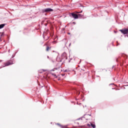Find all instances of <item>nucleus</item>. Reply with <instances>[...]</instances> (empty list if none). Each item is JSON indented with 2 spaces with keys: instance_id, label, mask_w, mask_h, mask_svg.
Returning <instances> with one entry per match:
<instances>
[{
  "instance_id": "1",
  "label": "nucleus",
  "mask_w": 128,
  "mask_h": 128,
  "mask_svg": "<svg viewBox=\"0 0 128 128\" xmlns=\"http://www.w3.org/2000/svg\"><path fill=\"white\" fill-rule=\"evenodd\" d=\"M54 12V9L48 8H44V9H41L40 10V13L42 14H44V13L48 14V12Z\"/></svg>"
},
{
  "instance_id": "2",
  "label": "nucleus",
  "mask_w": 128,
  "mask_h": 128,
  "mask_svg": "<svg viewBox=\"0 0 128 128\" xmlns=\"http://www.w3.org/2000/svg\"><path fill=\"white\" fill-rule=\"evenodd\" d=\"M16 54L12 55V58L10 59V60L7 62L6 63H4V66H3V67L8 66H12V64H14V58Z\"/></svg>"
},
{
  "instance_id": "3",
  "label": "nucleus",
  "mask_w": 128,
  "mask_h": 128,
  "mask_svg": "<svg viewBox=\"0 0 128 128\" xmlns=\"http://www.w3.org/2000/svg\"><path fill=\"white\" fill-rule=\"evenodd\" d=\"M116 62L120 64V66H124V64L126 62V61L124 59H122L120 56H119L116 58Z\"/></svg>"
},
{
  "instance_id": "4",
  "label": "nucleus",
  "mask_w": 128,
  "mask_h": 128,
  "mask_svg": "<svg viewBox=\"0 0 128 128\" xmlns=\"http://www.w3.org/2000/svg\"><path fill=\"white\" fill-rule=\"evenodd\" d=\"M69 16L72 18H74V20H78V16L74 12L69 13Z\"/></svg>"
},
{
  "instance_id": "5",
  "label": "nucleus",
  "mask_w": 128,
  "mask_h": 128,
  "mask_svg": "<svg viewBox=\"0 0 128 128\" xmlns=\"http://www.w3.org/2000/svg\"><path fill=\"white\" fill-rule=\"evenodd\" d=\"M120 32H122L123 34H128V28H124L120 30Z\"/></svg>"
},
{
  "instance_id": "6",
  "label": "nucleus",
  "mask_w": 128,
  "mask_h": 128,
  "mask_svg": "<svg viewBox=\"0 0 128 128\" xmlns=\"http://www.w3.org/2000/svg\"><path fill=\"white\" fill-rule=\"evenodd\" d=\"M62 60H64V58H66V60H68V54H66V52H64L61 56Z\"/></svg>"
},
{
  "instance_id": "7",
  "label": "nucleus",
  "mask_w": 128,
  "mask_h": 128,
  "mask_svg": "<svg viewBox=\"0 0 128 128\" xmlns=\"http://www.w3.org/2000/svg\"><path fill=\"white\" fill-rule=\"evenodd\" d=\"M121 56L124 58V60H128V55L124 54H122Z\"/></svg>"
},
{
  "instance_id": "8",
  "label": "nucleus",
  "mask_w": 128,
  "mask_h": 128,
  "mask_svg": "<svg viewBox=\"0 0 128 128\" xmlns=\"http://www.w3.org/2000/svg\"><path fill=\"white\" fill-rule=\"evenodd\" d=\"M6 24H0V30H2V28H4L6 26Z\"/></svg>"
},
{
  "instance_id": "9",
  "label": "nucleus",
  "mask_w": 128,
  "mask_h": 128,
  "mask_svg": "<svg viewBox=\"0 0 128 128\" xmlns=\"http://www.w3.org/2000/svg\"><path fill=\"white\" fill-rule=\"evenodd\" d=\"M90 126L92 128H96V123L94 122H93L92 123H90Z\"/></svg>"
},
{
  "instance_id": "10",
  "label": "nucleus",
  "mask_w": 128,
  "mask_h": 128,
  "mask_svg": "<svg viewBox=\"0 0 128 128\" xmlns=\"http://www.w3.org/2000/svg\"><path fill=\"white\" fill-rule=\"evenodd\" d=\"M62 68V65L60 66V67H58V68H53V69H52V70H51V72H54V70H58V68Z\"/></svg>"
},
{
  "instance_id": "11",
  "label": "nucleus",
  "mask_w": 128,
  "mask_h": 128,
  "mask_svg": "<svg viewBox=\"0 0 128 128\" xmlns=\"http://www.w3.org/2000/svg\"><path fill=\"white\" fill-rule=\"evenodd\" d=\"M56 124H57V126H60V128H64V126L62 125L60 123H57Z\"/></svg>"
},
{
  "instance_id": "12",
  "label": "nucleus",
  "mask_w": 128,
  "mask_h": 128,
  "mask_svg": "<svg viewBox=\"0 0 128 128\" xmlns=\"http://www.w3.org/2000/svg\"><path fill=\"white\" fill-rule=\"evenodd\" d=\"M92 116V113L90 114H84L82 118H84V116Z\"/></svg>"
},
{
  "instance_id": "13",
  "label": "nucleus",
  "mask_w": 128,
  "mask_h": 128,
  "mask_svg": "<svg viewBox=\"0 0 128 128\" xmlns=\"http://www.w3.org/2000/svg\"><path fill=\"white\" fill-rule=\"evenodd\" d=\"M50 48H51V47H50L49 46H47L46 48V52H48V50H50Z\"/></svg>"
},
{
  "instance_id": "14",
  "label": "nucleus",
  "mask_w": 128,
  "mask_h": 128,
  "mask_svg": "<svg viewBox=\"0 0 128 128\" xmlns=\"http://www.w3.org/2000/svg\"><path fill=\"white\" fill-rule=\"evenodd\" d=\"M76 96H78V95L80 94V92L79 91H76Z\"/></svg>"
},
{
  "instance_id": "15",
  "label": "nucleus",
  "mask_w": 128,
  "mask_h": 128,
  "mask_svg": "<svg viewBox=\"0 0 128 128\" xmlns=\"http://www.w3.org/2000/svg\"><path fill=\"white\" fill-rule=\"evenodd\" d=\"M78 18H82V16H84V15L82 14H78Z\"/></svg>"
},
{
  "instance_id": "16",
  "label": "nucleus",
  "mask_w": 128,
  "mask_h": 128,
  "mask_svg": "<svg viewBox=\"0 0 128 128\" xmlns=\"http://www.w3.org/2000/svg\"><path fill=\"white\" fill-rule=\"evenodd\" d=\"M4 33H2V34H0V42H2V36H4Z\"/></svg>"
},
{
  "instance_id": "17",
  "label": "nucleus",
  "mask_w": 128,
  "mask_h": 128,
  "mask_svg": "<svg viewBox=\"0 0 128 128\" xmlns=\"http://www.w3.org/2000/svg\"><path fill=\"white\" fill-rule=\"evenodd\" d=\"M64 72H68V69L64 70Z\"/></svg>"
},
{
  "instance_id": "18",
  "label": "nucleus",
  "mask_w": 128,
  "mask_h": 128,
  "mask_svg": "<svg viewBox=\"0 0 128 128\" xmlns=\"http://www.w3.org/2000/svg\"><path fill=\"white\" fill-rule=\"evenodd\" d=\"M80 6L81 8H85L86 6H84V5H82V4H80V6Z\"/></svg>"
},
{
  "instance_id": "19",
  "label": "nucleus",
  "mask_w": 128,
  "mask_h": 128,
  "mask_svg": "<svg viewBox=\"0 0 128 128\" xmlns=\"http://www.w3.org/2000/svg\"><path fill=\"white\" fill-rule=\"evenodd\" d=\"M61 76H66V73L62 74H61Z\"/></svg>"
},
{
  "instance_id": "20",
  "label": "nucleus",
  "mask_w": 128,
  "mask_h": 128,
  "mask_svg": "<svg viewBox=\"0 0 128 128\" xmlns=\"http://www.w3.org/2000/svg\"><path fill=\"white\" fill-rule=\"evenodd\" d=\"M124 38H128V34H124Z\"/></svg>"
},
{
  "instance_id": "21",
  "label": "nucleus",
  "mask_w": 128,
  "mask_h": 128,
  "mask_svg": "<svg viewBox=\"0 0 128 128\" xmlns=\"http://www.w3.org/2000/svg\"><path fill=\"white\" fill-rule=\"evenodd\" d=\"M90 124H87V126H88L89 128H90Z\"/></svg>"
},
{
  "instance_id": "22",
  "label": "nucleus",
  "mask_w": 128,
  "mask_h": 128,
  "mask_svg": "<svg viewBox=\"0 0 128 128\" xmlns=\"http://www.w3.org/2000/svg\"><path fill=\"white\" fill-rule=\"evenodd\" d=\"M82 118L81 117L80 118H78L77 120H82Z\"/></svg>"
},
{
  "instance_id": "23",
  "label": "nucleus",
  "mask_w": 128,
  "mask_h": 128,
  "mask_svg": "<svg viewBox=\"0 0 128 128\" xmlns=\"http://www.w3.org/2000/svg\"><path fill=\"white\" fill-rule=\"evenodd\" d=\"M64 128H70L68 126H64Z\"/></svg>"
},
{
  "instance_id": "24",
  "label": "nucleus",
  "mask_w": 128,
  "mask_h": 128,
  "mask_svg": "<svg viewBox=\"0 0 128 128\" xmlns=\"http://www.w3.org/2000/svg\"><path fill=\"white\" fill-rule=\"evenodd\" d=\"M80 128H82V126H84V128H86V126H79Z\"/></svg>"
},
{
  "instance_id": "25",
  "label": "nucleus",
  "mask_w": 128,
  "mask_h": 128,
  "mask_svg": "<svg viewBox=\"0 0 128 128\" xmlns=\"http://www.w3.org/2000/svg\"><path fill=\"white\" fill-rule=\"evenodd\" d=\"M42 70H43V72H46V71H48V70H44V69H42Z\"/></svg>"
},
{
  "instance_id": "26",
  "label": "nucleus",
  "mask_w": 128,
  "mask_h": 128,
  "mask_svg": "<svg viewBox=\"0 0 128 128\" xmlns=\"http://www.w3.org/2000/svg\"><path fill=\"white\" fill-rule=\"evenodd\" d=\"M113 84H114L112 83V84H109V86H112Z\"/></svg>"
},
{
  "instance_id": "27",
  "label": "nucleus",
  "mask_w": 128,
  "mask_h": 128,
  "mask_svg": "<svg viewBox=\"0 0 128 128\" xmlns=\"http://www.w3.org/2000/svg\"><path fill=\"white\" fill-rule=\"evenodd\" d=\"M44 16H48V13H44Z\"/></svg>"
},
{
  "instance_id": "28",
  "label": "nucleus",
  "mask_w": 128,
  "mask_h": 128,
  "mask_svg": "<svg viewBox=\"0 0 128 128\" xmlns=\"http://www.w3.org/2000/svg\"><path fill=\"white\" fill-rule=\"evenodd\" d=\"M54 78H58V76H56V74L54 75Z\"/></svg>"
},
{
  "instance_id": "29",
  "label": "nucleus",
  "mask_w": 128,
  "mask_h": 128,
  "mask_svg": "<svg viewBox=\"0 0 128 128\" xmlns=\"http://www.w3.org/2000/svg\"><path fill=\"white\" fill-rule=\"evenodd\" d=\"M112 46H114V42H112Z\"/></svg>"
},
{
  "instance_id": "30",
  "label": "nucleus",
  "mask_w": 128,
  "mask_h": 128,
  "mask_svg": "<svg viewBox=\"0 0 128 128\" xmlns=\"http://www.w3.org/2000/svg\"><path fill=\"white\" fill-rule=\"evenodd\" d=\"M82 10H81L80 12H78V14H82Z\"/></svg>"
},
{
  "instance_id": "31",
  "label": "nucleus",
  "mask_w": 128,
  "mask_h": 128,
  "mask_svg": "<svg viewBox=\"0 0 128 128\" xmlns=\"http://www.w3.org/2000/svg\"><path fill=\"white\" fill-rule=\"evenodd\" d=\"M4 66H0V68H4Z\"/></svg>"
},
{
  "instance_id": "32",
  "label": "nucleus",
  "mask_w": 128,
  "mask_h": 128,
  "mask_svg": "<svg viewBox=\"0 0 128 128\" xmlns=\"http://www.w3.org/2000/svg\"><path fill=\"white\" fill-rule=\"evenodd\" d=\"M72 24H76V22H72Z\"/></svg>"
},
{
  "instance_id": "33",
  "label": "nucleus",
  "mask_w": 128,
  "mask_h": 128,
  "mask_svg": "<svg viewBox=\"0 0 128 128\" xmlns=\"http://www.w3.org/2000/svg\"><path fill=\"white\" fill-rule=\"evenodd\" d=\"M116 66H112V70H114V68Z\"/></svg>"
},
{
  "instance_id": "34",
  "label": "nucleus",
  "mask_w": 128,
  "mask_h": 128,
  "mask_svg": "<svg viewBox=\"0 0 128 128\" xmlns=\"http://www.w3.org/2000/svg\"><path fill=\"white\" fill-rule=\"evenodd\" d=\"M72 104H76V103H74V101H72Z\"/></svg>"
},
{
  "instance_id": "35",
  "label": "nucleus",
  "mask_w": 128,
  "mask_h": 128,
  "mask_svg": "<svg viewBox=\"0 0 128 128\" xmlns=\"http://www.w3.org/2000/svg\"><path fill=\"white\" fill-rule=\"evenodd\" d=\"M114 34H116V33L118 32L114 30Z\"/></svg>"
},
{
  "instance_id": "36",
  "label": "nucleus",
  "mask_w": 128,
  "mask_h": 128,
  "mask_svg": "<svg viewBox=\"0 0 128 128\" xmlns=\"http://www.w3.org/2000/svg\"><path fill=\"white\" fill-rule=\"evenodd\" d=\"M82 62V60H80V62H79V64H80Z\"/></svg>"
},
{
  "instance_id": "37",
  "label": "nucleus",
  "mask_w": 128,
  "mask_h": 128,
  "mask_svg": "<svg viewBox=\"0 0 128 128\" xmlns=\"http://www.w3.org/2000/svg\"><path fill=\"white\" fill-rule=\"evenodd\" d=\"M58 62H62V60H60V61H58Z\"/></svg>"
},
{
  "instance_id": "38",
  "label": "nucleus",
  "mask_w": 128,
  "mask_h": 128,
  "mask_svg": "<svg viewBox=\"0 0 128 128\" xmlns=\"http://www.w3.org/2000/svg\"><path fill=\"white\" fill-rule=\"evenodd\" d=\"M18 51H17L16 52L15 54H15V56H16V54H18Z\"/></svg>"
},
{
  "instance_id": "39",
  "label": "nucleus",
  "mask_w": 128,
  "mask_h": 128,
  "mask_svg": "<svg viewBox=\"0 0 128 128\" xmlns=\"http://www.w3.org/2000/svg\"><path fill=\"white\" fill-rule=\"evenodd\" d=\"M42 88H44V84H43V86H41Z\"/></svg>"
},
{
  "instance_id": "40",
  "label": "nucleus",
  "mask_w": 128,
  "mask_h": 128,
  "mask_svg": "<svg viewBox=\"0 0 128 128\" xmlns=\"http://www.w3.org/2000/svg\"><path fill=\"white\" fill-rule=\"evenodd\" d=\"M28 30L26 28H24V30Z\"/></svg>"
},
{
  "instance_id": "41",
  "label": "nucleus",
  "mask_w": 128,
  "mask_h": 128,
  "mask_svg": "<svg viewBox=\"0 0 128 128\" xmlns=\"http://www.w3.org/2000/svg\"><path fill=\"white\" fill-rule=\"evenodd\" d=\"M71 44H72V43H70L68 46H71Z\"/></svg>"
},
{
  "instance_id": "42",
  "label": "nucleus",
  "mask_w": 128,
  "mask_h": 128,
  "mask_svg": "<svg viewBox=\"0 0 128 128\" xmlns=\"http://www.w3.org/2000/svg\"><path fill=\"white\" fill-rule=\"evenodd\" d=\"M71 62V60H68V62Z\"/></svg>"
},
{
  "instance_id": "43",
  "label": "nucleus",
  "mask_w": 128,
  "mask_h": 128,
  "mask_svg": "<svg viewBox=\"0 0 128 128\" xmlns=\"http://www.w3.org/2000/svg\"><path fill=\"white\" fill-rule=\"evenodd\" d=\"M113 80H116V78H114Z\"/></svg>"
},
{
  "instance_id": "44",
  "label": "nucleus",
  "mask_w": 128,
  "mask_h": 128,
  "mask_svg": "<svg viewBox=\"0 0 128 128\" xmlns=\"http://www.w3.org/2000/svg\"><path fill=\"white\" fill-rule=\"evenodd\" d=\"M64 62H66V60H64V61L62 63V64H64Z\"/></svg>"
},
{
  "instance_id": "45",
  "label": "nucleus",
  "mask_w": 128,
  "mask_h": 128,
  "mask_svg": "<svg viewBox=\"0 0 128 128\" xmlns=\"http://www.w3.org/2000/svg\"><path fill=\"white\" fill-rule=\"evenodd\" d=\"M112 90H116V88H112Z\"/></svg>"
},
{
  "instance_id": "46",
  "label": "nucleus",
  "mask_w": 128,
  "mask_h": 128,
  "mask_svg": "<svg viewBox=\"0 0 128 128\" xmlns=\"http://www.w3.org/2000/svg\"><path fill=\"white\" fill-rule=\"evenodd\" d=\"M43 38H44V35L43 34Z\"/></svg>"
},
{
  "instance_id": "47",
  "label": "nucleus",
  "mask_w": 128,
  "mask_h": 128,
  "mask_svg": "<svg viewBox=\"0 0 128 128\" xmlns=\"http://www.w3.org/2000/svg\"><path fill=\"white\" fill-rule=\"evenodd\" d=\"M97 78H100L99 76H96Z\"/></svg>"
},
{
  "instance_id": "48",
  "label": "nucleus",
  "mask_w": 128,
  "mask_h": 128,
  "mask_svg": "<svg viewBox=\"0 0 128 128\" xmlns=\"http://www.w3.org/2000/svg\"><path fill=\"white\" fill-rule=\"evenodd\" d=\"M2 62V60H0V62Z\"/></svg>"
},
{
  "instance_id": "49",
  "label": "nucleus",
  "mask_w": 128,
  "mask_h": 128,
  "mask_svg": "<svg viewBox=\"0 0 128 128\" xmlns=\"http://www.w3.org/2000/svg\"><path fill=\"white\" fill-rule=\"evenodd\" d=\"M48 58H50V56H47Z\"/></svg>"
},
{
  "instance_id": "50",
  "label": "nucleus",
  "mask_w": 128,
  "mask_h": 128,
  "mask_svg": "<svg viewBox=\"0 0 128 128\" xmlns=\"http://www.w3.org/2000/svg\"><path fill=\"white\" fill-rule=\"evenodd\" d=\"M125 86H128V84L126 85Z\"/></svg>"
},
{
  "instance_id": "51",
  "label": "nucleus",
  "mask_w": 128,
  "mask_h": 128,
  "mask_svg": "<svg viewBox=\"0 0 128 128\" xmlns=\"http://www.w3.org/2000/svg\"><path fill=\"white\" fill-rule=\"evenodd\" d=\"M10 50H8V52H10Z\"/></svg>"
},
{
  "instance_id": "52",
  "label": "nucleus",
  "mask_w": 128,
  "mask_h": 128,
  "mask_svg": "<svg viewBox=\"0 0 128 128\" xmlns=\"http://www.w3.org/2000/svg\"><path fill=\"white\" fill-rule=\"evenodd\" d=\"M70 34V32H68V34Z\"/></svg>"
},
{
  "instance_id": "53",
  "label": "nucleus",
  "mask_w": 128,
  "mask_h": 128,
  "mask_svg": "<svg viewBox=\"0 0 128 128\" xmlns=\"http://www.w3.org/2000/svg\"><path fill=\"white\" fill-rule=\"evenodd\" d=\"M56 61L58 62V58H56Z\"/></svg>"
},
{
  "instance_id": "54",
  "label": "nucleus",
  "mask_w": 128,
  "mask_h": 128,
  "mask_svg": "<svg viewBox=\"0 0 128 128\" xmlns=\"http://www.w3.org/2000/svg\"><path fill=\"white\" fill-rule=\"evenodd\" d=\"M72 60V58H71L70 60Z\"/></svg>"
},
{
  "instance_id": "55",
  "label": "nucleus",
  "mask_w": 128,
  "mask_h": 128,
  "mask_svg": "<svg viewBox=\"0 0 128 128\" xmlns=\"http://www.w3.org/2000/svg\"><path fill=\"white\" fill-rule=\"evenodd\" d=\"M77 124H80V123H78V122H77Z\"/></svg>"
},
{
  "instance_id": "56",
  "label": "nucleus",
  "mask_w": 128,
  "mask_h": 128,
  "mask_svg": "<svg viewBox=\"0 0 128 128\" xmlns=\"http://www.w3.org/2000/svg\"><path fill=\"white\" fill-rule=\"evenodd\" d=\"M73 72H74V70H72Z\"/></svg>"
},
{
  "instance_id": "57",
  "label": "nucleus",
  "mask_w": 128,
  "mask_h": 128,
  "mask_svg": "<svg viewBox=\"0 0 128 128\" xmlns=\"http://www.w3.org/2000/svg\"><path fill=\"white\" fill-rule=\"evenodd\" d=\"M118 42L116 41V43L118 44Z\"/></svg>"
},
{
  "instance_id": "58",
  "label": "nucleus",
  "mask_w": 128,
  "mask_h": 128,
  "mask_svg": "<svg viewBox=\"0 0 128 128\" xmlns=\"http://www.w3.org/2000/svg\"><path fill=\"white\" fill-rule=\"evenodd\" d=\"M79 104H82V103Z\"/></svg>"
},
{
  "instance_id": "59",
  "label": "nucleus",
  "mask_w": 128,
  "mask_h": 128,
  "mask_svg": "<svg viewBox=\"0 0 128 128\" xmlns=\"http://www.w3.org/2000/svg\"><path fill=\"white\" fill-rule=\"evenodd\" d=\"M61 72H62V70H61Z\"/></svg>"
},
{
  "instance_id": "60",
  "label": "nucleus",
  "mask_w": 128,
  "mask_h": 128,
  "mask_svg": "<svg viewBox=\"0 0 128 128\" xmlns=\"http://www.w3.org/2000/svg\"><path fill=\"white\" fill-rule=\"evenodd\" d=\"M45 26H46L47 25H46V24H45Z\"/></svg>"
},
{
  "instance_id": "61",
  "label": "nucleus",
  "mask_w": 128,
  "mask_h": 128,
  "mask_svg": "<svg viewBox=\"0 0 128 128\" xmlns=\"http://www.w3.org/2000/svg\"><path fill=\"white\" fill-rule=\"evenodd\" d=\"M48 38H50V37H48Z\"/></svg>"
},
{
  "instance_id": "62",
  "label": "nucleus",
  "mask_w": 128,
  "mask_h": 128,
  "mask_svg": "<svg viewBox=\"0 0 128 128\" xmlns=\"http://www.w3.org/2000/svg\"><path fill=\"white\" fill-rule=\"evenodd\" d=\"M22 32V30H20V32Z\"/></svg>"
},
{
  "instance_id": "63",
  "label": "nucleus",
  "mask_w": 128,
  "mask_h": 128,
  "mask_svg": "<svg viewBox=\"0 0 128 128\" xmlns=\"http://www.w3.org/2000/svg\"><path fill=\"white\" fill-rule=\"evenodd\" d=\"M82 98H84V96H82Z\"/></svg>"
},
{
  "instance_id": "64",
  "label": "nucleus",
  "mask_w": 128,
  "mask_h": 128,
  "mask_svg": "<svg viewBox=\"0 0 128 128\" xmlns=\"http://www.w3.org/2000/svg\"><path fill=\"white\" fill-rule=\"evenodd\" d=\"M121 36H122V35Z\"/></svg>"
}]
</instances>
